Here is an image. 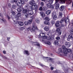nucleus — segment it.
Segmentation results:
<instances>
[{"label": "nucleus", "instance_id": "obj_1", "mask_svg": "<svg viewBox=\"0 0 73 73\" xmlns=\"http://www.w3.org/2000/svg\"><path fill=\"white\" fill-rule=\"evenodd\" d=\"M26 8H27V9L28 11V17L29 15H32L33 14V11L32 10L30 11L29 9H30V6L29 5H27L25 6Z\"/></svg>", "mask_w": 73, "mask_h": 73}, {"label": "nucleus", "instance_id": "obj_2", "mask_svg": "<svg viewBox=\"0 0 73 73\" xmlns=\"http://www.w3.org/2000/svg\"><path fill=\"white\" fill-rule=\"evenodd\" d=\"M25 7L27 10L23 9L22 12L25 14V15L26 17L28 18V9H27V7H26L25 6Z\"/></svg>", "mask_w": 73, "mask_h": 73}, {"label": "nucleus", "instance_id": "obj_3", "mask_svg": "<svg viewBox=\"0 0 73 73\" xmlns=\"http://www.w3.org/2000/svg\"><path fill=\"white\" fill-rule=\"evenodd\" d=\"M44 58H48L46 59V60L48 61H50V62H54V59L52 58H51L50 57H45Z\"/></svg>", "mask_w": 73, "mask_h": 73}, {"label": "nucleus", "instance_id": "obj_4", "mask_svg": "<svg viewBox=\"0 0 73 73\" xmlns=\"http://www.w3.org/2000/svg\"><path fill=\"white\" fill-rule=\"evenodd\" d=\"M33 20L32 19H31L29 20L27 22L26 21L25 22V25H28L29 24H31Z\"/></svg>", "mask_w": 73, "mask_h": 73}, {"label": "nucleus", "instance_id": "obj_5", "mask_svg": "<svg viewBox=\"0 0 73 73\" xmlns=\"http://www.w3.org/2000/svg\"><path fill=\"white\" fill-rule=\"evenodd\" d=\"M65 45H66V47L67 48H69V47H70V46H71L72 44H71V43H70L66 42L65 43Z\"/></svg>", "mask_w": 73, "mask_h": 73}, {"label": "nucleus", "instance_id": "obj_6", "mask_svg": "<svg viewBox=\"0 0 73 73\" xmlns=\"http://www.w3.org/2000/svg\"><path fill=\"white\" fill-rule=\"evenodd\" d=\"M33 6L34 7L35 12H36V11H37V9L38 8V6H37V4L36 3H34L33 4Z\"/></svg>", "mask_w": 73, "mask_h": 73}, {"label": "nucleus", "instance_id": "obj_7", "mask_svg": "<svg viewBox=\"0 0 73 73\" xmlns=\"http://www.w3.org/2000/svg\"><path fill=\"white\" fill-rule=\"evenodd\" d=\"M52 19L54 20H56V19H57V16L54 14L52 15Z\"/></svg>", "mask_w": 73, "mask_h": 73}, {"label": "nucleus", "instance_id": "obj_8", "mask_svg": "<svg viewBox=\"0 0 73 73\" xmlns=\"http://www.w3.org/2000/svg\"><path fill=\"white\" fill-rule=\"evenodd\" d=\"M33 44L35 45L36 46H37L39 47L40 46V43L38 42H34L33 43Z\"/></svg>", "mask_w": 73, "mask_h": 73}, {"label": "nucleus", "instance_id": "obj_9", "mask_svg": "<svg viewBox=\"0 0 73 73\" xmlns=\"http://www.w3.org/2000/svg\"><path fill=\"white\" fill-rule=\"evenodd\" d=\"M65 9V6L64 5L61 6L59 8V10L60 11H64V9Z\"/></svg>", "mask_w": 73, "mask_h": 73}, {"label": "nucleus", "instance_id": "obj_10", "mask_svg": "<svg viewBox=\"0 0 73 73\" xmlns=\"http://www.w3.org/2000/svg\"><path fill=\"white\" fill-rule=\"evenodd\" d=\"M37 30H38V28H34L32 29L31 30V32H32L33 31L34 32H35V31H37Z\"/></svg>", "mask_w": 73, "mask_h": 73}, {"label": "nucleus", "instance_id": "obj_11", "mask_svg": "<svg viewBox=\"0 0 73 73\" xmlns=\"http://www.w3.org/2000/svg\"><path fill=\"white\" fill-rule=\"evenodd\" d=\"M0 21L1 23H7V21L4 19H0Z\"/></svg>", "mask_w": 73, "mask_h": 73}, {"label": "nucleus", "instance_id": "obj_12", "mask_svg": "<svg viewBox=\"0 0 73 73\" xmlns=\"http://www.w3.org/2000/svg\"><path fill=\"white\" fill-rule=\"evenodd\" d=\"M60 22L59 21H56V23H55V26L56 27H58L60 26V24H59Z\"/></svg>", "mask_w": 73, "mask_h": 73}, {"label": "nucleus", "instance_id": "obj_13", "mask_svg": "<svg viewBox=\"0 0 73 73\" xmlns=\"http://www.w3.org/2000/svg\"><path fill=\"white\" fill-rule=\"evenodd\" d=\"M24 54H27V56H29L30 54L28 52V51L27 50H25L24 51Z\"/></svg>", "mask_w": 73, "mask_h": 73}, {"label": "nucleus", "instance_id": "obj_14", "mask_svg": "<svg viewBox=\"0 0 73 73\" xmlns=\"http://www.w3.org/2000/svg\"><path fill=\"white\" fill-rule=\"evenodd\" d=\"M51 13V11L50 10H48L46 12V14L47 15H49Z\"/></svg>", "mask_w": 73, "mask_h": 73}, {"label": "nucleus", "instance_id": "obj_15", "mask_svg": "<svg viewBox=\"0 0 73 73\" xmlns=\"http://www.w3.org/2000/svg\"><path fill=\"white\" fill-rule=\"evenodd\" d=\"M66 0H59L60 4H65V1Z\"/></svg>", "mask_w": 73, "mask_h": 73}, {"label": "nucleus", "instance_id": "obj_16", "mask_svg": "<svg viewBox=\"0 0 73 73\" xmlns=\"http://www.w3.org/2000/svg\"><path fill=\"white\" fill-rule=\"evenodd\" d=\"M56 31L58 32L59 34H60V35L61 34V31L60 28H57L56 30Z\"/></svg>", "mask_w": 73, "mask_h": 73}, {"label": "nucleus", "instance_id": "obj_17", "mask_svg": "<svg viewBox=\"0 0 73 73\" xmlns=\"http://www.w3.org/2000/svg\"><path fill=\"white\" fill-rule=\"evenodd\" d=\"M16 4L17 6H19V7H21V3L20 2H17L16 3Z\"/></svg>", "mask_w": 73, "mask_h": 73}, {"label": "nucleus", "instance_id": "obj_18", "mask_svg": "<svg viewBox=\"0 0 73 73\" xmlns=\"http://www.w3.org/2000/svg\"><path fill=\"white\" fill-rule=\"evenodd\" d=\"M63 53L64 54H68V52L67 51V49L64 50L63 51Z\"/></svg>", "mask_w": 73, "mask_h": 73}, {"label": "nucleus", "instance_id": "obj_19", "mask_svg": "<svg viewBox=\"0 0 73 73\" xmlns=\"http://www.w3.org/2000/svg\"><path fill=\"white\" fill-rule=\"evenodd\" d=\"M54 44L55 45H58V41L57 40H55L54 42Z\"/></svg>", "mask_w": 73, "mask_h": 73}, {"label": "nucleus", "instance_id": "obj_20", "mask_svg": "<svg viewBox=\"0 0 73 73\" xmlns=\"http://www.w3.org/2000/svg\"><path fill=\"white\" fill-rule=\"evenodd\" d=\"M69 21V19H68V18H66L65 19L64 21L65 23H68Z\"/></svg>", "mask_w": 73, "mask_h": 73}, {"label": "nucleus", "instance_id": "obj_21", "mask_svg": "<svg viewBox=\"0 0 73 73\" xmlns=\"http://www.w3.org/2000/svg\"><path fill=\"white\" fill-rule=\"evenodd\" d=\"M40 14L42 17H45V14L43 12H41L40 13Z\"/></svg>", "mask_w": 73, "mask_h": 73}, {"label": "nucleus", "instance_id": "obj_22", "mask_svg": "<svg viewBox=\"0 0 73 73\" xmlns=\"http://www.w3.org/2000/svg\"><path fill=\"white\" fill-rule=\"evenodd\" d=\"M20 26H23L24 25V23L22 22H19L18 23Z\"/></svg>", "mask_w": 73, "mask_h": 73}, {"label": "nucleus", "instance_id": "obj_23", "mask_svg": "<svg viewBox=\"0 0 73 73\" xmlns=\"http://www.w3.org/2000/svg\"><path fill=\"white\" fill-rule=\"evenodd\" d=\"M59 8V4H57L55 5V9H58Z\"/></svg>", "mask_w": 73, "mask_h": 73}, {"label": "nucleus", "instance_id": "obj_24", "mask_svg": "<svg viewBox=\"0 0 73 73\" xmlns=\"http://www.w3.org/2000/svg\"><path fill=\"white\" fill-rule=\"evenodd\" d=\"M62 12H59V15L58 16V17L59 18H61L62 17Z\"/></svg>", "mask_w": 73, "mask_h": 73}, {"label": "nucleus", "instance_id": "obj_25", "mask_svg": "<svg viewBox=\"0 0 73 73\" xmlns=\"http://www.w3.org/2000/svg\"><path fill=\"white\" fill-rule=\"evenodd\" d=\"M44 24L46 25H49L50 24L49 22L46 21L44 22Z\"/></svg>", "mask_w": 73, "mask_h": 73}, {"label": "nucleus", "instance_id": "obj_26", "mask_svg": "<svg viewBox=\"0 0 73 73\" xmlns=\"http://www.w3.org/2000/svg\"><path fill=\"white\" fill-rule=\"evenodd\" d=\"M71 34L73 35V28H72L71 29V30L70 31Z\"/></svg>", "mask_w": 73, "mask_h": 73}, {"label": "nucleus", "instance_id": "obj_27", "mask_svg": "<svg viewBox=\"0 0 73 73\" xmlns=\"http://www.w3.org/2000/svg\"><path fill=\"white\" fill-rule=\"evenodd\" d=\"M66 3L67 4H70L71 3V1L70 0H67V1Z\"/></svg>", "mask_w": 73, "mask_h": 73}, {"label": "nucleus", "instance_id": "obj_28", "mask_svg": "<svg viewBox=\"0 0 73 73\" xmlns=\"http://www.w3.org/2000/svg\"><path fill=\"white\" fill-rule=\"evenodd\" d=\"M51 3H49L47 4V7L48 8H50L51 6Z\"/></svg>", "mask_w": 73, "mask_h": 73}, {"label": "nucleus", "instance_id": "obj_29", "mask_svg": "<svg viewBox=\"0 0 73 73\" xmlns=\"http://www.w3.org/2000/svg\"><path fill=\"white\" fill-rule=\"evenodd\" d=\"M62 49H63V50H66L67 49V48H66V47L64 46H62Z\"/></svg>", "mask_w": 73, "mask_h": 73}, {"label": "nucleus", "instance_id": "obj_30", "mask_svg": "<svg viewBox=\"0 0 73 73\" xmlns=\"http://www.w3.org/2000/svg\"><path fill=\"white\" fill-rule=\"evenodd\" d=\"M44 20H46V21H49V20H50L49 18L48 17H47L45 18Z\"/></svg>", "mask_w": 73, "mask_h": 73}, {"label": "nucleus", "instance_id": "obj_31", "mask_svg": "<svg viewBox=\"0 0 73 73\" xmlns=\"http://www.w3.org/2000/svg\"><path fill=\"white\" fill-rule=\"evenodd\" d=\"M64 19L62 18L60 20V23L61 24H62V23H64Z\"/></svg>", "mask_w": 73, "mask_h": 73}, {"label": "nucleus", "instance_id": "obj_32", "mask_svg": "<svg viewBox=\"0 0 73 73\" xmlns=\"http://www.w3.org/2000/svg\"><path fill=\"white\" fill-rule=\"evenodd\" d=\"M53 0H49L48 2L50 4H53Z\"/></svg>", "mask_w": 73, "mask_h": 73}, {"label": "nucleus", "instance_id": "obj_33", "mask_svg": "<svg viewBox=\"0 0 73 73\" xmlns=\"http://www.w3.org/2000/svg\"><path fill=\"white\" fill-rule=\"evenodd\" d=\"M45 43L48 45H50V42L48 41H45Z\"/></svg>", "mask_w": 73, "mask_h": 73}, {"label": "nucleus", "instance_id": "obj_34", "mask_svg": "<svg viewBox=\"0 0 73 73\" xmlns=\"http://www.w3.org/2000/svg\"><path fill=\"white\" fill-rule=\"evenodd\" d=\"M54 20H53L52 19V20L51 21V24H54V23H55V22H54Z\"/></svg>", "mask_w": 73, "mask_h": 73}, {"label": "nucleus", "instance_id": "obj_35", "mask_svg": "<svg viewBox=\"0 0 73 73\" xmlns=\"http://www.w3.org/2000/svg\"><path fill=\"white\" fill-rule=\"evenodd\" d=\"M68 37L69 38H72L73 39V36H72V35H70L68 36Z\"/></svg>", "mask_w": 73, "mask_h": 73}, {"label": "nucleus", "instance_id": "obj_36", "mask_svg": "<svg viewBox=\"0 0 73 73\" xmlns=\"http://www.w3.org/2000/svg\"><path fill=\"white\" fill-rule=\"evenodd\" d=\"M30 8L32 10H34V9H35V7H34V6H33V4L31 7Z\"/></svg>", "mask_w": 73, "mask_h": 73}, {"label": "nucleus", "instance_id": "obj_37", "mask_svg": "<svg viewBox=\"0 0 73 73\" xmlns=\"http://www.w3.org/2000/svg\"><path fill=\"white\" fill-rule=\"evenodd\" d=\"M60 73V71L59 70L55 71L54 72H53V73Z\"/></svg>", "mask_w": 73, "mask_h": 73}, {"label": "nucleus", "instance_id": "obj_38", "mask_svg": "<svg viewBox=\"0 0 73 73\" xmlns=\"http://www.w3.org/2000/svg\"><path fill=\"white\" fill-rule=\"evenodd\" d=\"M32 27L33 28H37V26H36V25L35 24H33Z\"/></svg>", "mask_w": 73, "mask_h": 73}, {"label": "nucleus", "instance_id": "obj_39", "mask_svg": "<svg viewBox=\"0 0 73 73\" xmlns=\"http://www.w3.org/2000/svg\"><path fill=\"white\" fill-rule=\"evenodd\" d=\"M17 16L18 17H20L21 16V14L20 13H18L17 14Z\"/></svg>", "mask_w": 73, "mask_h": 73}, {"label": "nucleus", "instance_id": "obj_40", "mask_svg": "<svg viewBox=\"0 0 73 73\" xmlns=\"http://www.w3.org/2000/svg\"><path fill=\"white\" fill-rule=\"evenodd\" d=\"M62 50L61 48H60L59 49L58 51L59 52V53H62Z\"/></svg>", "mask_w": 73, "mask_h": 73}, {"label": "nucleus", "instance_id": "obj_41", "mask_svg": "<svg viewBox=\"0 0 73 73\" xmlns=\"http://www.w3.org/2000/svg\"><path fill=\"white\" fill-rule=\"evenodd\" d=\"M13 9H16V6L15 5H13L12 6Z\"/></svg>", "mask_w": 73, "mask_h": 73}, {"label": "nucleus", "instance_id": "obj_42", "mask_svg": "<svg viewBox=\"0 0 73 73\" xmlns=\"http://www.w3.org/2000/svg\"><path fill=\"white\" fill-rule=\"evenodd\" d=\"M42 37L43 38H44V39H46L47 38V36H42Z\"/></svg>", "mask_w": 73, "mask_h": 73}, {"label": "nucleus", "instance_id": "obj_43", "mask_svg": "<svg viewBox=\"0 0 73 73\" xmlns=\"http://www.w3.org/2000/svg\"><path fill=\"white\" fill-rule=\"evenodd\" d=\"M21 2L22 3V4H24V0H20Z\"/></svg>", "mask_w": 73, "mask_h": 73}, {"label": "nucleus", "instance_id": "obj_44", "mask_svg": "<svg viewBox=\"0 0 73 73\" xmlns=\"http://www.w3.org/2000/svg\"><path fill=\"white\" fill-rule=\"evenodd\" d=\"M40 5L41 7H43L44 5V3L43 2H41L40 3Z\"/></svg>", "mask_w": 73, "mask_h": 73}, {"label": "nucleus", "instance_id": "obj_45", "mask_svg": "<svg viewBox=\"0 0 73 73\" xmlns=\"http://www.w3.org/2000/svg\"><path fill=\"white\" fill-rule=\"evenodd\" d=\"M32 1H33V2H35V1L33 0V1H30L29 2V4H30V5H32V4H33V2Z\"/></svg>", "mask_w": 73, "mask_h": 73}, {"label": "nucleus", "instance_id": "obj_46", "mask_svg": "<svg viewBox=\"0 0 73 73\" xmlns=\"http://www.w3.org/2000/svg\"><path fill=\"white\" fill-rule=\"evenodd\" d=\"M54 5H51L50 8H52V9H53L54 8Z\"/></svg>", "mask_w": 73, "mask_h": 73}, {"label": "nucleus", "instance_id": "obj_47", "mask_svg": "<svg viewBox=\"0 0 73 73\" xmlns=\"http://www.w3.org/2000/svg\"><path fill=\"white\" fill-rule=\"evenodd\" d=\"M44 29L46 31H48L49 30V28H44Z\"/></svg>", "mask_w": 73, "mask_h": 73}, {"label": "nucleus", "instance_id": "obj_48", "mask_svg": "<svg viewBox=\"0 0 73 73\" xmlns=\"http://www.w3.org/2000/svg\"><path fill=\"white\" fill-rule=\"evenodd\" d=\"M67 51L68 53H69V52H71V50L70 49H68L67 48Z\"/></svg>", "mask_w": 73, "mask_h": 73}, {"label": "nucleus", "instance_id": "obj_49", "mask_svg": "<svg viewBox=\"0 0 73 73\" xmlns=\"http://www.w3.org/2000/svg\"><path fill=\"white\" fill-rule=\"evenodd\" d=\"M17 11L19 12H21V10L20 9L18 8L17 9Z\"/></svg>", "mask_w": 73, "mask_h": 73}, {"label": "nucleus", "instance_id": "obj_50", "mask_svg": "<svg viewBox=\"0 0 73 73\" xmlns=\"http://www.w3.org/2000/svg\"><path fill=\"white\" fill-rule=\"evenodd\" d=\"M60 28H62L63 27H64L65 25L64 24H62L60 25Z\"/></svg>", "mask_w": 73, "mask_h": 73}, {"label": "nucleus", "instance_id": "obj_51", "mask_svg": "<svg viewBox=\"0 0 73 73\" xmlns=\"http://www.w3.org/2000/svg\"><path fill=\"white\" fill-rule=\"evenodd\" d=\"M36 22L37 23H40V21H39L38 19H36Z\"/></svg>", "mask_w": 73, "mask_h": 73}, {"label": "nucleus", "instance_id": "obj_52", "mask_svg": "<svg viewBox=\"0 0 73 73\" xmlns=\"http://www.w3.org/2000/svg\"><path fill=\"white\" fill-rule=\"evenodd\" d=\"M56 38V40H59L60 39V37L58 36Z\"/></svg>", "mask_w": 73, "mask_h": 73}, {"label": "nucleus", "instance_id": "obj_53", "mask_svg": "<svg viewBox=\"0 0 73 73\" xmlns=\"http://www.w3.org/2000/svg\"><path fill=\"white\" fill-rule=\"evenodd\" d=\"M25 29V28H19V30L20 31H23V29Z\"/></svg>", "mask_w": 73, "mask_h": 73}, {"label": "nucleus", "instance_id": "obj_54", "mask_svg": "<svg viewBox=\"0 0 73 73\" xmlns=\"http://www.w3.org/2000/svg\"><path fill=\"white\" fill-rule=\"evenodd\" d=\"M1 56L2 57H3V58H5V59H6V60H7L8 59V58H7L5 56L3 55H1Z\"/></svg>", "mask_w": 73, "mask_h": 73}, {"label": "nucleus", "instance_id": "obj_55", "mask_svg": "<svg viewBox=\"0 0 73 73\" xmlns=\"http://www.w3.org/2000/svg\"><path fill=\"white\" fill-rule=\"evenodd\" d=\"M15 18L16 20H19V17L18 16H17V17H16Z\"/></svg>", "mask_w": 73, "mask_h": 73}, {"label": "nucleus", "instance_id": "obj_56", "mask_svg": "<svg viewBox=\"0 0 73 73\" xmlns=\"http://www.w3.org/2000/svg\"><path fill=\"white\" fill-rule=\"evenodd\" d=\"M59 0H55V4H57V3H58L59 2Z\"/></svg>", "mask_w": 73, "mask_h": 73}, {"label": "nucleus", "instance_id": "obj_57", "mask_svg": "<svg viewBox=\"0 0 73 73\" xmlns=\"http://www.w3.org/2000/svg\"><path fill=\"white\" fill-rule=\"evenodd\" d=\"M40 11H42V7H40L39 9Z\"/></svg>", "mask_w": 73, "mask_h": 73}, {"label": "nucleus", "instance_id": "obj_58", "mask_svg": "<svg viewBox=\"0 0 73 73\" xmlns=\"http://www.w3.org/2000/svg\"><path fill=\"white\" fill-rule=\"evenodd\" d=\"M0 16L1 17H3V15L0 13Z\"/></svg>", "mask_w": 73, "mask_h": 73}, {"label": "nucleus", "instance_id": "obj_59", "mask_svg": "<svg viewBox=\"0 0 73 73\" xmlns=\"http://www.w3.org/2000/svg\"><path fill=\"white\" fill-rule=\"evenodd\" d=\"M7 18H8L9 19H9H11V17L9 16H8V15H7Z\"/></svg>", "mask_w": 73, "mask_h": 73}, {"label": "nucleus", "instance_id": "obj_60", "mask_svg": "<svg viewBox=\"0 0 73 73\" xmlns=\"http://www.w3.org/2000/svg\"><path fill=\"white\" fill-rule=\"evenodd\" d=\"M45 35V33H40V34L39 35L40 36H41V35Z\"/></svg>", "mask_w": 73, "mask_h": 73}, {"label": "nucleus", "instance_id": "obj_61", "mask_svg": "<svg viewBox=\"0 0 73 73\" xmlns=\"http://www.w3.org/2000/svg\"><path fill=\"white\" fill-rule=\"evenodd\" d=\"M40 66H42V67H43V66H44V65H43V64H40Z\"/></svg>", "mask_w": 73, "mask_h": 73}, {"label": "nucleus", "instance_id": "obj_62", "mask_svg": "<svg viewBox=\"0 0 73 73\" xmlns=\"http://www.w3.org/2000/svg\"><path fill=\"white\" fill-rule=\"evenodd\" d=\"M12 13H13V15H15V12L14 11H12Z\"/></svg>", "mask_w": 73, "mask_h": 73}, {"label": "nucleus", "instance_id": "obj_63", "mask_svg": "<svg viewBox=\"0 0 73 73\" xmlns=\"http://www.w3.org/2000/svg\"><path fill=\"white\" fill-rule=\"evenodd\" d=\"M42 11H45V7H43V8H42Z\"/></svg>", "mask_w": 73, "mask_h": 73}, {"label": "nucleus", "instance_id": "obj_64", "mask_svg": "<svg viewBox=\"0 0 73 73\" xmlns=\"http://www.w3.org/2000/svg\"><path fill=\"white\" fill-rule=\"evenodd\" d=\"M50 69H51V70H53V67H50Z\"/></svg>", "mask_w": 73, "mask_h": 73}]
</instances>
